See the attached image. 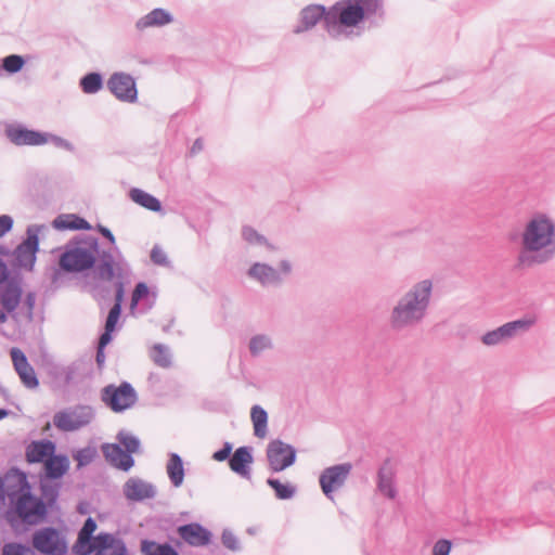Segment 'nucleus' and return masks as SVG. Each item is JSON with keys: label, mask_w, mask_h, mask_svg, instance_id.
<instances>
[{"label": "nucleus", "mask_w": 555, "mask_h": 555, "mask_svg": "<svg viewBox=\"0 0 555 555\" xmlns=\"http://www.w3.org/2000/svg\"><path fill=\"white\" fill-rule=\"evenodd\" d=\"M555 257V222L544 214L534 215L521 233L517 268H531Z\"/></svg>", "instance_id": "nucleus-1"}, {"label": "nucleus", "mask_w": 555, "mask_h": 555, "mask_svg": "<svg viewBox=\"0 0 555 555\" xmlns=\"http://www.w3.org/2000/svg\"><path fill=\"white\" fill-rule=\"evenodd\" d=\"M433 294V282L423 280L398 298L390 310L388 325L395 333L413 328L427 315Z\"/></svg>", "instance_id": "nucleus-2"}, {"label": "nucleus", "mask_w": 555, "mask_h": 555, "mask_svg": "<svg viewBox=\"0 0 555 555\" xmlns=\"http://www.w3.org/2000/svg\"><path fill=\"white\" fill-rule=\"evenodd\" d=\"M384 16L380 0H339L327 10L326 30L332 37H337L341 27H356L361 22L378 26Z\"/></svg>", "instance_id": "nucleus-3"}, {"label": "nucleus", "mask_w": 555, "mask_h": 555, "mask_svg": "<svg viewBox=\"0 0 555 555\" xmlns=\"http://www.w3.org/2000/svg\"><path fill=\"white\" fill-rule=\"evenodd\" d=\"M99 240L93 235H79L69 241L60 257V266L65 272H83L92 269L99 262Z\"/></svg>", "instance_id": "nucleus-4"}, {"label": "nucleus", "mask_w": 555, "mask_h": 555, "mask_svg": "<svg viewBox=\"0 0 555 555\" xmlns=\"http://www.w3.org/2000/svg\"><path fill=\"white\" fill-rule=\"evenodd\" d=\"M12 511L9 512L10 522L13 525L15 517L21 524L36 526L46 520L48 516L47 504L31 493L30 485L24 473L20 474V491L16 495L10 493Z\"/></svg>", "instance_id": "nucleus-5"}, {"label": "nucleus", "mask_w": 555, "mask_h": 555, "mask_svg": "<svg viewBox=\"0 0 555 555\" xmlns=\"http://www.w3.org/2000/svg\"><path fill=\"white\" fill-rule=\"evenodd\" d=\"M98 230L108 243L107 245L99 244V262L95 267V279L104 282L113 281L115 278L127 281L130 278L131 270L116 245L114 234L108 228L101 224L98 225Z\"/></svg>", "instance_id": "nucleus-6"}, {"label": "nucleus", "mask_w": 555, "mask_h": 555, "mask_svg": "<svg viewBox=\"0 0 555 555\" xmlns=\"http://www.w3.org/2000/svg\"><path fill=\"white\" fill-rule=\"evenodd\" d=\"M95 415L92 405L78 403L57 411L53 415V425L60 431L73 433L91 425Z\"/></svg>", "instance_id": "nucleus-7"}, {"label": "nucleus", "mask_w": 555, "mask_h": 555, "mask_svg": "<svg viewBox=\"0 0 555 555\" xmlns=\"http://www.w3.org/2000/svg\"><path fill=\"white\" fill-rule=\"evenodd\" d=\"M101 400L114 412H122L133 406L138 400L132 385L122 382L119 386L109 384L101 390Z\"/></svg>", "instance_id": "nucleus-8"}, {"label": "nucleus", "mask_w": 555, "mask_h": 555, "mask_svg": "<svg viewBox=\"0 0 555 555\" xmlns=\"http://www.w3.org/2000/svg\"><path fill=\"white\" fill-rule=\"evenodd\" d=\"M535 323L534 318H524L507 322L495 330L489 331L481 336L486 346H496L507 343L519 334L528 332Z\"/></svg>", "instance_id": "nucleus-9"}, {"label": "nucleus", "mask_w": 555, "mask_h": 555, "mask_svg": "<svg viewBox=\"0 0 555 555\" xmlns=\"http://www.w3.org/2000/svg\"><path fill=\"white\" fill-rule=\"evenodd\" d=\"M269 468L272 473H280L295 464L296 449L281 439L271 440L266 449Z\"/></svg>", "instance_id": "nucleus-10"}, {"label": "nucleus", "mask_w": 555, "mask_h": 555, "mask_svg": "<svg viewBox=\"0 0 555 555\" xmlns=\"http://www.w3.org/2000/svg\"><path fill=\"white\" fill-rule=\"evenodd\" d=\"M292 272V264L288 260H282L279 269L264 262H255L247 271V275L259 282L262 286L281 285L284 276Z\"/></svg>", "instance_id": "nucleus-11"}, {"label": "nucleus", "mask_w": 555, "mask_h": 555, "mask_svg": "<svg viewBox=\"0 0 555 555\" xmlns=\"http://www.w3.org/2000/svg\"><path fill=\"white\" fill-rule=\"evenodd\" d=\"M33 546L43 555H65L67 543L54 527H46L33 535Z\"/></svg>", "instance_id": "nucleus-12"}, {"label": "nucleus", "mask_w": 555, "mask_h": 555, "mask_svg": "<svg viewBox=\"0 0 555 555\" xmlns=\"http://www.w3.org/2000/svg\"><path fill=\"white\" fill-rule=\"evenodd\" d=\"M352 465L350 463L336 464L326 467L320 475L319 482L324 495L333 500V493L344 487Z\"/></svg>", "instance_id": "nucleus-13"}, {"label": "nucleus", "mask_w": 555, "mask_h": 555, "mask_svg": "<svg viewBox=\"0 0 555 555\" xmlns=\"http://www.w3.org/2000/svg\"><path fill=\"white\" fill-rule=\"evenodd\" d=\"M43 225L30 224L27 227V237L15 250L18 264L25 269L33 270L36 262V254L39 250V233Z\"/></svg>", "instance_id": "nucleus-14"}, {"label": "nucleus", "mask_w": 555, "mask_h": 555, "mask_svg": "<svg viewBox=\"0 0 555 555\" xmlns=\"http://www.w3.org/2000/svg\"><path fill=\"white\" fill-rule=\"evenodd\" d=\"M108 90L121 102L133 103L138 100L134 78L127 73H114L107 80Z\"/></svg>", "instance_id": "nucleus-15"}, {"label": "nucleus", "mask_w": 555, "mask_h": 555, "mask_svg": "<svg viewBox=\"0 0 555 555\" xmlns=\"http://www.w3.org/2000/svg\"><path fill=\"white\" fill-rule=\"evenodd\" d=\"M4 133L10 142L17 146H36L48 143V133L27 129L21 124H8Z\"/></svg>", "instance_id": "nucleus-16"}, {"label": "nucleus", "mask_w": 555, "mask_h": 555, "mask_svg": "<svg viewBox=\"0 0 555 555\" xmlns=\"http://www.w3.org/2000/svg\"><path fill=\"white\" fill-rule=\"evenodd\" d=\"M12 362L16 373L18 374L23 385L28 389H35L39 386V379L34 367L29 364L25 353L16 347L10 351Z\"/></svg>", "instance_id": "nucleus-17"}, {"label": "nucleus", "mask_w": 555, "mask_h": 555, "mask_svg": "<svg viewBox=\"0 0 555 555\" xmlns=\"http://www.w3.org/2000/svg\"><path fill=\"white\" fill-rule=\"evenodd\" d=\"M180 538L191 546H206L211 542L212 533L199 522H190L178 527Z\"/></svg>", "instance_id": "nucleus-18"}, {"label": "nucleus", "mask_w": 555, "mask_h": 555, "mask_svg": "<svg viewBox=\"0 0 555 555\" xmlns=\"http://www.w3.org/2000/svg\"><path fill=\"white\" fill-rule=\"evenodd\" d=\"M327 10L321 4H310L300 11L298 24L294 27L295 34H301L313 28L320 21H323L326 28Z\"/></svg>", "instance_id": "nucleus-19"}, {"label": "nucleus", "mask_w": 555, "mask_h": 555, "mask_svg": "<svg viewBox=\"0 0 555 555\" xmlns=\"http://www.w3.org/2000/svg\"><path fill=\"white\" fill-rule=\"evenodd\" d=\"M125 496L134 502H142L146 499H154L156 496V488L151 482L144 481L140 478H130L124 485Z\"/></svg>", "instance_id": "nucleus-20"}, {"label": "nucleus", "mask_w": 555, "mask_h": 555, "mask_svg": "<svg viewBox=\"0 0 555 555\" xmlns=\"http://www.w3.org/2000/svg\"><path fill=\"white\" fill-rule=\"evenodd\" d=\"M396 472L389 459H386L377 470V490L386 498L393 500L397 496L395 483Z\"/></svg>", "instance_id": "nucleus-21"}, {"label": "nucleus", "mask_w": 555, "mask_h": 555, "mask_svg": "<svg viewBox=\"0 0 555 555\" xmlns=\"http://www.w3.org/2000/svg\"><path fill=\"white\" fill-rule=\"evenodd\" d=\"M102 452L105 460L114 467L128 472L134 465V459L118 443H104Z\"/></svg>", "instance_id": "nucleus-22"}, {"label": "nucleus", "mask_w": 555, "mask_h": 555, "mask_svg": "<svg viewBox=\"0 0 555 555\" xmlns=\"http://www.w3.org/2000/svg\"><path fill=\"white\" fill-rule=\"evenodd\" d=\"M95 555H128L127 546L111 533H100L93 538Z\"/></svg>", "instance_id": "nucleus-23"}, {"label": "nucleus", "mask_w": 555, "mask_h": 555, "mask_svg": "<svg viewBox=\"0 0 555 555\" xmlns=\"http://www.w3.org/2000/svg\"><path fill=\"white\" fill-rule=\"evenodd\" d=\"M22 298V287L16 282H9L0 293V304L4 311H7L14 320L20 318V312L16 309L20 306Z\"/></svg>", "instance_id": "nucleus-24"}, {"label": "nucleus", "mask_w": 555, "mask_h": 555, "mask_svg": "<svg viewBox=\"0 0 555 555\" xmlns=\"http://www.w3.org/2000/svg\"><path fill=\"white\" fill-rule=\"evenodd\" d=\"M253 449L251 447H240L237 448L229 460V465L232 472L240 475L243 478H250V467L253 463Z\"/></svg>", "instance_id": "nucleus-25"}, {"label": "nucleus", "mask_w": 555, "mask_h": 555, "mask_svg": "<svg viewBox=\"0 0 555 555\" xmlns=\"http://www.w3.org/2000/svg\"><path fill=\"white\" fill-rule=\"evenodd\" d=\"M124 279L116 278V281L114 283L115 285V302L111 310L108 311L105 326L104 328H107L108 331H115L118 324V321L121 315L122 311V302L125 297V286L129 283V279L127 281H122Z\"/></svg>", "instance_id": "nucleus-26"}, {"label": "nucleus", "mask_w": 555, "mask_h": 555, "mask_svg": "<svg viewBox=\"0 0 555 555\" xmlns=\"http://www.w3.org/2000/svg\"><path fill=\"white\" fill-rule=\"evenodd\" d=\"M55 449L56 446L51 440L33 441L26 447V461L31 464L46 462L55 452Z\"/></svg>", "instance_id": "nucleus-27"}, {"label": "nucleus", "mask_w": 555, "mask_h": 555, "mask_svg": "<svg viewBox=\"0 0 555 555\" xmlns=\"http://www.w3.org/2000/svg\"><path fill=\"white\" fill-rule=\"evenodd\" d=\"M172 21L173 17L168 11L162 8H156L143 17L139 18L135 23V27L139 30H144L149 27H160L167 25Z\"/></svg>", "instance_id": "nucleus-28"}, {"label": "nucleus", "mask_w": 555, "mask_h": 555, "mask_svg": "<svg viewBox=\"0 0 555 555\" xmlns=\"http://www.w3.org/2000/svg\"><path fill=\"white\" fill-rule=\"evenodd\" d=\"M69 468V460L66 455L54 453L44 462L46 477L51 480L62 478Z\"/></svg>", "instance_id": "nucleus-29"}, {"label": "nucleus", "mask_w": 555, "mask_h": 555, "mask_svg": "<svg viewBox=\"0 0 555 555\" xmlns=\"http://www.w3.org/2000/svg\"><path fill=\"white\" fill-rule=\"evenodd\" d=\"M53 227L57 230H90L91 224L77 215H60L53 222Z\"/></svg>", "instance_id": "nucleus-30"}, {"label": "nucleus", "mask_w": 555, "mask_h": 555, "mask_svg": "<svg viewBox=\"0 0 555 555\" xmlns=\"http://www.w3.org/2000/svg\"><path fill=\"white\" fill-rule=\"evenodd\" d=\"M129 197L135 204H138L151 211L158 212L162 210L160 201L157 197H155L154 195H152L141 189H138V188L131 189L129 192Z\"/></svg>", "instance_id": "nucleus-31"}, {"label": "nucleus", "mask_w": 555, "mask_h": 555, "mask_svg": "<svg viewBox=\"0 0 555 555\" xmlns=\"http://www.w3.org/2000/svg\"><path fill=\"white\" fill-rule=\"evenodd\" d=\"M167 474L175 487H180L184 479L183 461L178 453H170L167 462Z\"/></svg>", "instance_id": "nucleus-32"}, {"label": "nucleus", "mask_w": 555, "mask_h": 555, "mask_svg": "<svg viewBox=\"0 0 555 555\" xmlns=\"http://www.w3.org/2000/svg\"><path fill=\"white\" fill-rule=\"evenodd\" d=\"M250 417L254 425V435L257 438H264L268 434V413L267 411L256 404L251 408Z\"/></svg>", "instance_id": "nucleus-33"}, {"label": "nucleus", "mask_w": 555, "mask_h": 555, "mask_svg": "<svg viewBox=\"0 0 555 555\" xmlns=\"http://www.w3.org/2000/svg\"><path fill=\"white\" fill-rule=\"evenodd\" d=\"M39 488L41 493L40 499H42L44 504H47V511L49 512V508H52L57 502L61 486L60 483H53L41 479Z\"/></svg>", "instance_id": "nucleus-34"}, {"label": "nucleus", "mask_w": 555, "mask_h": 555, "mask_svg": "<svg viewBox=\"0 0 555 555\" xmlns=\"http://www.w3.org/2000/svg\"><path fill=\"white\" fill-rule=\"evenodd\" d=\"M141 551L145 555H179L178 551L169 543L159 544L150 540H142Z\"/></svg>", "instance_id": "nucleus-35"}, {"label": "nucleus", "mask_w": 555, "mask_h": 555, "mask_svg": "<svg viewBox=\"0 0 555 555\" xmlns=\"http://www.w3.org/2000/svg\"><path fill=\"white\" fill-rule=\"evenodd\" d=\"M272 348V338L267 334H257L249 339L248 349L253 357H259L263 351Z\"/></svg>", "instance_id": "nucleus-36"}, {"label": "nucleus", "mask_w": 555, "mask_h": 555, "mask_svg": "<svg viewBox=\"0 0 555 555\" xmlns=\"http://www.w3.org/2000/svg\"><path fill=\"white\" fill-rule=\"evenodd\" d=\"M80 88L87 94H94L103 88V76L100 73H88L80 79Z\"/></svg>", "instance_id": "nucleus-37"}, {"label": "nucleus", "mask_w": 555, "mask_h": 555, "mask_svg": "<svg viewBox=\"0 0 555 555\" xmlns=\"http://www.w3.org/2000/svg\"><path fill=\"white\" fill-rule=\"evenodd\" d=\"M267 485L274 490L279 500H289L296 493V487L291 483H282L279 479L268 478Z\"/></svg>", "instance_id": "nucleus-38"}, {"label": "nucleus", "mask_w": 555, "mask_h": 555, "mask_svg": "<svg viewBox=\"0 0 555 555\" xmlns=\"http://www.w3.org/2000/svg\"><path fill=\"white\" fill-rule=\"evenodd\" d=\"M151 358L153 362L159 367L167 369L171 366V354L169 349L163 344L154 345Z\"/></svg>", "instance_id": "nucleus-39"}, {"label": "nucleus", "mask_w": 555, "mask_h": 555, "mask_svg": "<svg viewBox=\"0 0 555 555\" xmlns=\"http://www.w3.org/2000/svg\"><path fill=\"white\" fill-rule=\"evenodd\" d=\"M116 438L125 447L124 450L130 455L140 451L141 443L135 436L127 434L125 430H120Z\"/></svg>", "instance_id": "nucleus-40"}, {"label": "nucleus", "mask_w": 555, "mask_h": 555, "mask_svg": "<svg viewBox=\"0 0 555 555\" xmlns=\"http://www.w3.org/2000/svg\"><path fill=\"white\" fill-rule=\"evenodd\" d=\"M36 305V294L34 292H28L25 296L22 307L17 312H20V317H23L27 322H31L34 320V310Z\"/></svg>", "instance_id": "nucleus-41"}, {"label": "nucleus", "mask_w": 555, "mask_h": 555, "mask_svg": "<svg viewBox=\"0 0 555 555\" xmlns=\"http://www.w3.org/2000/svg\"><path fill=\"white\" fill-rule=\"evenodd\" d=\"M24 65L25 60L18 54H10L2 59V68L10 74L18 73Z\"/></svg>", "instance_id": "nucleus-42"}, {"label": "nucleus", "mask_w": 555, "mask_h": 555, "mask_svg": "<svg viewBox=\"0 0 555 555\" xmlns=\"http://www.w3.org/2000/svg\"><path fill=\"white\" fill-rule=\"evenodd\" d=\"M73 552L77 555H90L91 553H93V538H88L78 534L77 540L73 546Z\"/></svg>", "instance_id": "nucleus-43"}, {"label": "nucleus", "mask_w": 555, "mask_h": 555, "mask_svg": "<svg viewBox=\"0 0 555 555\" xmlns=\"http://www.w3.org/2000/svg\"><path fill=\"white\" fill-rule=\"evenodd\" d=\"M242 236L243 238L251 244V245H267L269 246V243L267 241V238L258 233L253 227L250 225H244L242 228Z\"/></svg>", "instance_id": "nucleus-44"}, {"label": "nucleus", "mask_w": 555, "mask_h": 555, "mask_svg": "<svg viewBox=\"0 0 555 555\" xmlns=\"http://www.w3.org/2000/svg\"><path fill=\"white\" fill-rule=\"evenodd\" d=\"M149 297H150L149 286L144 282H139L132 292L131 304H130L131 311H133L137 308V306L139 305V302L141 300L149 299Z\"/></svg>", "instance_id": "nucleus-45"}, {"label": "nucleus", "mask_w": 555, "mask_h": 555, "mask_svg": "<svg viewBox=\"0 0 555 555\" xmlns=\"http://www.w3.org/2000/svg\"><path fill=\"white\" fill-rule=\"evenodd\" d=\"M221 541L223 546L232 552H237L241 550V544L237 537L230 529H224L222 531Z\"/></svg>", "instance_id": "nucleus-46"}, {"label": "nucleus", "mask_w": 555, "mask_h": 555, "mask_svg": "<svg viewBox=\"0 0 555 555\" xmlns=\"http://www.w3.org/2000/svg\"><path fill=\"white\" fill-rule=\"evenodd\" d=\"M3 555H35V552L21 543H9L3 548Z\"/></svg>", "instance_id": "nucleus-47"}, {"label": "nucleus", "mask_w": 555, "mask_h": 555, "mask_svg": "<svg viewBox=\"0 0 555 555\" xmlns=\"http://www.w3.org/2000/svg\"><path fill=\"white\" fill-rule=\"evenodd\" d=\"M150 256H151L152 262L156 266H162V267L170 266V261L167 257V254L158 245L153 246Z\"/></svg>", "instance_id": "nucleus-48"}, {"label": "nucleus", "mask_w": 555, "mask_h": 555, "mask_svg": "<svg viewBox=\"0 0 555 555\" xmlns=\"http://www.w3.org/2000/svg\"><path fill=\"white\" fill-rule=\"evenodd\" d=\"M452 542L447 539H439L433 546L431 555H450Z\"/></svg>", "instance_id": "nucleus-49"}, {"label": "nucleus", "mask_w": 555, "mask_h": 555, "mask_svg": "<svg viewBox=\"0 0 555 555\" xmlns=\"http://www.w3.org/2000/svg\"><path fill=\"white\" fill-rule=\"evenodd\" d=\"M233 444L231 442H224L223 447L212 454V459L217 462H223L230 460Z\"/></svg>", "instance_id": "nucleus-50"}, {"label": "nucleus", "mask_w": 555, "mask_h": 555, "mask_svg": "<svg viewBox=\"0 0 555 555\" xmlns=\"http://www.w3.org/2000/svg\"><path fill=\"white\" fill-rule=\"evenodd\" d=\"M96 521L92 517H88L82 526V528L79 530L78 534H81L83 537L88 538H94L93 532L96 530Z\"/></svg>", "instance_id": "nucleus-51"}, {"label": "nucleus", "mask_w": 555, "mask_h": 555, "mask_svg": "<svg viewBox=\"0 0 555 555\" xmlns=\"http://www.w3.org/2000/svg\"><path fill=\"white\" fill-rule=\"evenodd\" d=\"M49 141H51L56 147H61L69 152H73L75 150L74 145L69 141L59 135L48 133V142Z\"/></svg>", "instance_id": "nucleus-52"}, {"label": "nucleus", "mask_w": 555, "mask_h": 555, "mask_svg": "<svg viewBox=\"0 0 555 555\" xmlns=\"http://www.w3.org/2000/svg\"><path fill=\"white\" fill-rule=\"evenodd\" d=\"M13 228V218L9 215L0 216V237L10 232Z\"/></svg>", "instance_id": "nucleus-53"}, {"label": "nucleus", "mask_w": 555, "mask_h": 555, "mask_svg": "<svg viewBox=\"0 0 555 555\" xmlns=\"http://www.w3.org/2000/svg\"><path fill=\"white\" fill-rule=\"evenodd\" d=\"M92 452L89 449H83L78 452L76 455V460L78 461L79 465H87L92 461Z\"/></svg>", "instance_id": "nucleus-54"}, {"label": "nucleus", "mask_w": 555, "mask_h": 555, "mask_svg": "<svg viewBox=\"0 0 555 555\" xmlns=\"http://www.w3.org/2000/svg\"><path fill=\"white\" fill-rule=\"evenodd\" d=\"M114 331H108L104 328V332L101 334L98 343V347L105 348L112 341V333Z\"/></svg>", "instance_id": "nucleus-55"}, {"label": "nucleus", "mask_w": 555, "mask_h": 555, "mask_svg": "<svg viewBox=\"0 0 555 555\" xmlns=\"http://www.w3.org/2000/svg\"><path fill=\"white\" fill-rule=\"evenodd\" d=\"M62 271H64V270L61 269L60 264H59V268H56V267L50 268V281H51L52 285L56 286L59 284V281L62 276Z\"/></svg>", "instance_id": "nucleus-56"}, {"label": "nucleus", "mask_w": 555, "mask_h": 555, "mask_svg": "<svg viewBox=\"0 0 555 555\" xmlns=\"http://www.w3.org/2000/svg\"><path fill=\"white\" fill-rule=\"evenodd\" d=\"M104 349L105 348H101V347H98L96 348V353H95V362H96V365L99 369H102L104 366V363H105V352H104Z\"/></svg>", "instance_id": "nucleus-57"}, {"label": "nucleus", "mask_w": 555, "mask_h": 555, "mask_svg": "<svg viewBox=\"0 0 555 555\" xmlns=\"http://www.w3.org/2000/svg\"><path fill=\"white\" fill-rule=\"evenodd\" d=\"M204 149V143L201 138L196 139L190 150V154L193 156L199 153Z\"/></svg>", "instance_id": "nucleus-58"}, {"label": "nucleus", "mask_w": 555, "mask_h": 555, "mask_svg": "<svg viewBox=\"0 0 555 555\" xmlns=\"http://www.w3.org/2000/svg\"><path fill=\"white\" fill-rule=\"evenodd\" d=\"M8 276H9L8 267L4 263V261L0 259V282L5 281L8 279Z\"/></svg>", "instance_id": "nucleus-59"}, {"label": "nucleus", "mask_w": 555, "mask_h": 555, "mask_svg": "<svg viewBox=\"0 0 555 555\" xmlns=\"http://www.w3.org/2000/svg\"><path fill=\"white\" fill-rule=\"evenodd\" d=\"M7 311L0 309V324L4 323L8 320Z\"/></svg>", "instance_id": "nucleus-60"}, {"label": "nucleus", "mask_w": 555, "mask_h": 555, "mask_svg": "<svg viewBox=\"0 0 555 555\" xmlns=\"http://www.w3.org/2000/svg\"><path fill=\"white\" fill-rule=\"evenodd\" d=\"M10 414V411L7 409H0V421L5 418Z\"/></svg>", "instance_id": "nucleus-61"}, {"label": "nucleus", "mask_w": 555, "mask_h": 555, "mask_svg": "<svg viewBox=\"0 0 555 555\" xmlns=\"http://www.w3.org/2000/svg\"><path fill=\"white\" fill-rule=\"evenodd\" d=\"M0 395L7 398L9 396V391L3 386H0Z\"/></svg>", "instance_id": "nucleus-62"}, {"label": "nucleus", "mask_w": 555, "mask_h": 555, "mask_svg": "<svg viewBox=\"0 0 555 555\" xmlns=\"http://www.w3.org/2000/svg\"><path fill=\"white\" fill-rule=\"evenodd\" d=\"M78 511H79V513H85V507L79 506Z\"/></svg>", "instance_id": "nucleus-63"}, {"label": "nucleus", "mask_w": 555, "mask_h": 555, "mask_svg": "<svg viewBox=\"0 0 555 555\" xmlns=\"http://www.w3.org/2000/svg\"><path fill=\"white\" fill-rule=\"evenodd\" d=\"M78 511H79V513H85V507L79 506Z\"/></svg>", "instance_id": "nucleus-64"}]
</instances>
